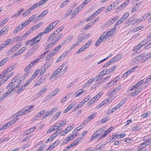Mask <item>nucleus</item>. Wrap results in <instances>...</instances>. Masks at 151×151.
Wrapping results in <instances>:
<instances>
[{"instance_id":"38","label":"nucleus","mask_w":151,"mask_h":151,"mask_svg":"<svg viewBox=\"0 0 151 151\" xmlns=\"http://www.w3.org/2000/svg\"><path fill=\"white\" fill-rule=\"evenodd\" d=\"M120 89V86H119V87L117 88H116L113 90L111 92V94H114L115 93H117L118 92Z\"/></svg>"},{"instance_id":"45","label":"nucleus","mask_w":151,"mask_h":151,"mask_svg":"<svg viewBox=\"0 0 151 151\" xmlns=\"http://www.w3.org/2000/svg\"><path fill=\"white\" fill-rule=\"evenodd\" d=\"M39 60V59L37 58L36 60H33L30 64V65H31V66L32 67L35 63L37 62Z\"/></svg>"},{"instance_id":"18","label":"nucleus","mask_w":151,"mask_h":151,"mask_svg":"<svg viewBox=\"0 0 151 151\" xmlns=\"http://www.w3.org/2000/svg\"><path fill=\"white\" fill-rule=\"evenodd\" d=\"M42 22H41L40 23H38L36 25L32 26L31 27V29L33 31V30H34L37 29L38 28H39L40 27V26L42 24Z\"/></svg>"},{"instance_id":"13","label":"nucleus","mask_w":151,"mask_h":151,"mask_svg":"<svg viewBox=\"0 0 151 151\" xmlns=\"http://www.w3.org/2000/svg\"><path fill=\"white\" fill-rule=\"evenodd\" d=\"M145 45L144 43H141L137 45L136 47H135L133 50H140L141 49L140 48L143 46Z\"/></svg>"},{"instance_id":"44","label":"nucleus","mask_w":151,"mask_h":151,"mask_svg":"<svg viewBox=\"0 0 151 151\" xmlns=\"http://www.w3.org/2000/svg\"><path fill=\"white\" fill-rule=\"evenodd\" d=\"M114 83V80H113L111 81L109 83H108L106 85V86L105 87V88H106L107 87H109V86H111Z\"/></svg>"},{"instance_id":"15","label":"nucleus","mask_w":151,"mask_h":151,"mask_svg":"<svg viewBox=\"0 0 151 151\" xmlns=\"http://www.w3.org/2000/svg\"><path fill=\"white\" fill-rule=\"evenodd\" d=\"M142 90V88H139V89L136 90L134 92L132 93L131 95L133 96H134L137 95L139 92H141Z\"/></svg>"},{"instance_id":"48","label":"nucleus","mask_w":151,"mask_h":151,"mask_svg":"<svg viewBox=\"0 0 151 151\" xmlns=\"http://www.w3.org/2000/svg\"><path fill=\"white\" fill-rule=\"evenodd\" d=\"M15 89V88H9L7 91L5 93L7 95V94H9L11 92H12Z\"/></svg>"},{"instance_id":"49","label":"nucleus","mask_w":151,"mask_h":151,"mask_svg":"<svg viewBox=\"0 0 151 151\" xmlns=\"http://www.w3.org/2000/svg\"><path fill=\"white\" fill-rule=\"evenodd\" d=\"M86 123V120H84L83 123L78 127V128H80V129H81L84 127L85 124Z\"/></svg>"},{"instance_id":"5","label":"nucleus","mask_w":151,"mask_h":151,"mask_svg":"<svg viewBox=\"0 0 151 151\" xmlns=\"http://www.w3.org/2000/svg\"><path fill=\"white\" fill-rule=\"evenodd\" d=\"M46 112L45 110H43L42 111L38 113L37 115H36L33 118L34 120H36L38 118L41 117L42 115Z\"/></svg>"},{"instance_id":"21","label":"nucleus","mask_w":151,"mask_h":151,"mask_svg":"<svg viewBox=\"0 0 151 151\" xmlns=\"http://www.w3.org/2000/svg\"><path fill=\"white\" fill-rule=\"evenodd\" d=\"M8 30V29L6 27H4L2 30L0 32V36L3 34H5Z\"/></svg>"},{"instance_id":"40","label":"nucleus","mask_w":151,"mask_h":151,"mask_svg":"<svg viewBox=\"0 0 151 151\" xmlns=\"http://www.w3.org/2000/svg\"><path fill=\"white\" fill-rule=\"evenodd\" d=\"M55 130V129L54 128V126H51L50 127V128L49 129L47 132V133H50L51 131H54V130Z\"/></svg>"},{"instance_id":"24","label":"nucleus","mask_w":151,"mask_h":151,"mask_svg":"<svg viewBox=\"0 0 151 151\" xmlns=\"http://www.w3.org/2000/svg\"><path fill=\"white\" fill-rule=\"evenodd\" d=\"M79 7H80V10H81L82 8L83 7V6L80 5L76 8V9L74 12V15H76L77 14V13L79 11H80Z\"/></svg>"},{"instance_id":"64","label":"nucleus","mask_w":151,"mask_h":151,"mask_svg":"<svg viewBox=\"0 0 151 151\" xmlns=\"http://www.w3.org/2000/svg\"><path fill=\"white\" fill-rule=\"evenodd\" d=\"M103 145L102 144H101V145H98L95 148L97 150H99L102 147Z\"/></svg>"},{"instance_id":"35","label":"nucleus","mask_w":151,"mask_h":151,"mask_svg":"<svg viewBox=\"0 0 151 151\" xmlns=\"http://www.w3.org/2000/svg\"><path fill=\"white\" fill-rule=\"evenodd\" d=\"M86 49V47H84L83 46L81 47V48H80L76 53V54H78L79 53H80L83 51L84 50Z\"/></svg>"},{"instance_id":"61","label":"nucleus","mask_w":151,"mask_h":151,"mask_svg":"<svg viewBox=\"0 0 151 151\" xmlns=\"http://www.w3.org/2000/svg\"><path fill=\"white\" fill-rule=\"evenodd\" d=\"M112 5H111L107 9L105 10V12L107 13L108 11H110L112 7Z\"/></svg>"},{"instance_id":"46","label":"nucleus","mask_w":151,"mask_h":151,"mask_svg":"<svg viewBox=\"0 0 151 151\" xmlns=\"http://www.w3.org/2000/svg\"><path fill=\"white\" fill-rule=\"evenodd\" d=\"M57 52V51H56L55 50H52L50 52L49 54L50 55V56L52 57L54 56L56 53Z\"/></svg>"},{"instance_id":"17","label":"nucleus","mask_w":151,"mask_h":151,"mask_svg":"<svg viewBox=\"0 0 151 151\" xmlns=\"http://www.w3.org/2000/svg\"><path fill=\"white\" fill-rule=\"evenodd\" d=\"M56 136V135L55 134H53L50 137V138L47 139L46 141V143H48L50 141H51Z\"/></svg>"},{"instance_id":"39","label":"nucleus","mask_w":151,"mask_h":151,"mask_svg":"<svg viewBox=\"0 0 151 151\" xmlns=\"http://www.w3.org/2000/svg\"><path fill=\"white\" fill-rule=\"evenodd\" d=\"M143 27L142 26H140L139 27H136L133 29L132 31L134 32H136L140 30Z\"/></svg>"},{"instance_id":"20","label":"nucleus","mask_w":151,"mask_h":151,"mask_svg":"<svg viewBox=\"0 0 151 151\" xmlns=\"http://www.w3.org/2000/svg\"><path fill=\"white\" fill-rule=\"evenodd\" d=\"M102 35H101L98 39L96 41L95 45V46H97L99 45L100 43L102 42Z\"/></svg>"},{"instance_id":"43","label":"nucleus","mask_w":151,"mask_h":151,"mask_svg":"<svg viewBox=\"0 0 151 151\" xmlns=\"http://www.w3.org/2000/svg\"><path fill=\"white\" fill-rule=\"evenodd\" d=\"M25 37V36L24 35H22V36L21 37L19 36L17 37H16L17 39L16 40L18 42H19L20 41L22 40L23 38H24Z\"/></svg>"},{"instance_id":"36","label":"nucleus","mask_w":151,"mask_h":151,"mask_svg":"<svg viewBox=\"0 0 151 151\" xmlns=\"http://www.w3.org/2000/svg\"><path fill=\"white\" fill-rule=\"evenodd\" d=\"M31 43L29 45L30 46H33L37 43V42L35 39H34V38L31 39Z\"/></svg>"},{"instance_id":"8","label":"nucleus","mask_w":151,"mask_h":151,"mask_svg":"<svg viewBox=\"0 0 151 151\" xmlns=\"http://www.w3.org/2000/svg\"><path fill=\"white\" fill-rule=\"evenodd\" d=\"M121 57L122 56L121 55H118L117 56L114 57L113 58L111 59L110 60L111 61V63H113L119 60V59L121 58Z\"/></svg>"},{"instance_id":"12","label":"nucleus","mask_w":151,"mask_h":151,"mask_svg":"<svg viewBox=\"0 0 151 151\" xmlns=\"http://www.w3.org/2000/svg\"><path fill=\"white\" fill-rule=\"evenodd\" d=\"M72 36H69L67 37L62 42V44L64 45L66 42H69L71 41Z\"/></svg>"},{"instance_id":"60","label":"nucleus","mask_w":151,"mask_h":151,"mask_svg":"<svg viewBox=\"0 0 151 151\" xmlns=\"http://www.w3.org/2000/svg\"><path fill=\"white\" fill-rule=\"evenodd\" d=\"M34 38L38 42L41 39V38L37 35L36 37H34Z\"/></svg>"},{"instance_id":"28","label":"nucleus","mask_w":151,"mask_h":151,"mask_svg":"<svg viewBox=\"0 0 151 151\" xmlns=\"http://www.w3.org/2000/svg\"><path fill=\"white\" fill-rule=\"evenodd\" d=\"M8 58H6L0 62V67L3 65L6 62Z\"/></svg>"},{"instance_id":"34","label":"nucleus","mask_w":151,"mask_h":151,"mask_svg":"<svg viewBox=\"0 0 151 151\" xmlns=\"http://www.w3.org/2000/svg\"><path fill=\"white\" fill-rule=\"evenodd\" d=\"M9 126H9V124H8V123H7L5 124L4 126H3L1 128L0 130H2L3 129H6L9 127Z\"/></svg>"},{"instance_id":"62","label":"nucleus","mask_w":151,"mask_h":151,"mask_svg":"<svg viewBox=\"0 0 151 151\" xmlns=\"http://www.w3.org/2000/svg\"><path fill=\"white\" fill-rule=\"evenodd\" d=\"M31 10L29 9L28 10H26L25 11L23 14V15H26L29 14L31 12Z\"/></svg>"},{"instance_id":"47","label":"nucleus","mask_w":151,"mask_h":151,"mask_svg":"<svg viewBox=\"0 0 151 151\" xmlns=\"http://www.w3.org/2000/svg\"><path fill=\"white\" fill-rule=\"evenodd\" d=\"M124 3L121 4L119 7H118L117 9H123L126 6L125 4H124Z\"/></svg>"},{"instance_id":"7","label":"nucleus","mask_w":151,"mask_h":151,"mask_svg":"<svg viewBox=\"0 0 151 151\" xmlns=\"http://www.w3.org/2000/svg\"><path fill=\"white\" fill-rule=\"evenodd\" d=\"M97 113L96 112L94 113L93 114L90 115L86 119V123H87L89 121L92 119L96 115Z\"/></svg>"},{"instance_id":"56","label":"nucleus","mask_w":151,"mask_h":151,"mask_svg":"<svg viewBox=\"0 0 151 151\" xmlns=\"http://www.w3.org/2000/svg\"><path fill=\"white\" fill-rule=\"evenodd\" d=\"M108 133H107V132H104V134L102 136L100 137L99 139H100L106 137L108 135Z\"/></svg>"},{"instance_id":"10","label":"nucleus","mask_w":151,"mask_h":151,"mask_svg":"<svg viewBox=\"0 0 151 151\" xmlns=\"http://www.w3.org/2000/svg\"><path fill=\"white\" fill-rule=\"evenodd\" d=\"M47 90V88H43L36 95L37 97H39L40 96L43 95L44 93Z\"/></svg>"},{"instance_id":"63","label":"nucleus","mask_w":151,"mask_h":151,"mask_svg":"<svg viewBox=\"0 0 151 151\" xmlns=\"http://www.w3.org/2000/svg\"><path fill=\"white\" fill-rule=\"evenodd\" d=\"M58 34V32L56 33L55 32V31H54V32L50 35V37H51V38H53L55 36L57 35Z\"/></svg>"},{"instance_id":"53","label":"nucleus","mask_w":151,"mask_h":151,"mask_svg":"<svg viewBox=\"0 0 151 151\" xmlns=\"http://www.w3.org/2000/svg\"><path fill=\"white\" fill-rule=\"evenodd\" d=\"M82 106V104H81L80 103L76 107H75L73 110V111H76L77 110H78L79 109V108L81 107Z\"/></svg>"},{"instance_id":"52","label":"nucleus","mask_w":151,"mask_h":151,"mask_svg":"<svg viewBox=\"0 0 151 151\" xmlns=\"http://www.w3.org/2000/svg\"><path fill=\"white\" fill-rule=\"evenodd\" d=\"M102 94V93H101V92L99 93L98 94L96 95L94 97L96 98V100H98L101 95Z\"/></svg>"},{"instance_id":"25","label":"nucleus","mask_w":151,"mask_h":151,"mask_svg":"<svg viewBox=\"0 0 151 151\" xmlns=\"http://www.w3.org/2000/svg\"><path fill=\"white\" fill-rule=\"evenodd\" d=\"M36 129L35 127H31L26 132V134H28L33 132Z\"/></svg>"},{"instance_id":"27","label":"nucleus","mask_w":151,"mask_h":151,"mask_svg":"<svg viewBox=\"0 0 151 151\" xmlns=\"http://www.w3.org/2000/svg\"><path fill=\"white\" fill-rule=\"evenodd\" d=\"M8 58H6L0 62V67L3 65L6 62Z\"/></svg>"},{"instance_id":"55","label":"nucleus","mask_w":151,"mask_h":151,"mask_svg":"<svg viewBox=\"0 0 151 151\" xmlns=\"http://www.w3.org/2000/svg\"><path fill=\"white\" fill-rule=\"evenodd\" d=\"M32 67L31 65H30V64H29L24 68V70L25 71H26L28 70Z\"/></svg>"},{"instance_id":"33","label":"nucleus","mask_w":151,"mask_h":151,"mask_svg":"<svg viewBox=\"0 0 151 151\" xmlns=\"http://www.w3.org/2000/svg\"><path fill=\"white\" fill-rule=\"evenodd\" d=\"M92 40H90L84 46V47H86V49L88 48L90 45L92 43Z\"/></svg>"},{"instance_id":"30","label":"nucleus","mask_w":151,"mask_h":151,"mask_svg":"<svg viewBox=\"0 0 151 151\" xmlns=\"http://www.w3.org/2000/svg\"><path fill=\"white\" fill-rule=\"evenodd\" d=\"M60 71L58 69L56 70L52 74V75L50 76V78H52L55 77L58 73Z\"/></svg>"},{"instance_id":"3","label":"nucleus","mask_w":151,"mask_h":151,"mask_svg":"<svg viewBox=\"0 0 151 151\" xmlns=\"http://www.w3.org/2000/svg\"><path fill=\"white\" fill-rule=\"evenodd\" d=\"M57 24V23L55 24V25H53V24H51L46 28L45 30L44 31L45 34H47L50 32L52 29Z\"/></svg>"},{"instance_id":"19","label":"nucleus","mask_w":151,"mask_h":151,"mask_svg":"<svg viewBox=\"0 0 151 151\" xmlns=\"http://www.w3.org/2000/svg\"><path fill=\"white\" fill-rule=\"evenodd\" d=\"M142 56L143 58H142V60L144 62L146 61L148 58H150L151 57V56H147V54L146 55L145 54H142Z\"/></svg>"},{"instance_id":"1","label":"nucleus","mask_w":151,"mask_h":151,"mask_svg":"<svg viewBox=\"0 0 151 151\" xmlns=\"http://www.w3.org/2000/svg\"><path fill=\"white\" fill-rule=\"evenodd\" d=\"M48 0H42L40 1L38 3L32 5L29 8V9L31 10V11L32 10H34L39 6L42 5L44 4Z\"/></svg>"},{"instance_id":"6","label":"nucleus","mask_w":151,"mask_h":151,"mask_svg":"<svg viewBox=\"0 0 151 151\" xmlns=\"http://www.w3.org/2000/svg\"><path fill=\"white\" fill-rule=\"evenodd\" d=\"M144 43L145 45H146L145 47L146 49H148L150 47V45H151V39L149 40L148 41L147 40H145L142 41V43Z\"/></svg>"},{"instance_id":"37","label":"nucleus","mask_w":151,"mask_h":151,"mask_svg":"<svg viewBox=\"0 0 151 151\" xmlns=\"http://www.w3.org/2000/svg\"><path fill=\"white\" fill-rule=\"evenodd\" d=\"M59 90L60 89L59 88H56L55 90H54L51 93V96H55L57 94L58 92L59 91Z\"/></svg>"},{"instance_id":"23","label":"nucleus","mask_w":151,"mask_h":151,"mask_svg":"<svg viewBox=\"0 0 151 151\" xmlns=\"http://www.w3.org/2000/svg\"><path fill=\"white\" fill-rule=\"evenodd\" d=\"M103 76L100 73L95 76V79H96V81H98L99 80L103 78Z\"/></svg>"},{"instance_id":"4","label":"nucleus","mask_w":151,"mask_h":151,"mask_svg":"<svg viewBox=\"0 0 151 151\" xmlns=\"http://www.w3.org/2000/svg\"><path fill=\"white\" fill-rule=\"evenodd\" d=\"M33 105H31L29 107H25L22 110V113H28L30 112L32 110L31 109L34 107Z\"/></svg>"},{"instance_id":"54","label":"nucleus","mask_w":151,"mask_h":151,"mask_svg":"<svg viewBox=\"0 0 151 151\" xmlns=\"http://www.w3.org/2000/svg\"><path fill=\"white\" fill-rule=\"evenodd\" d=\"M17 50V48H16V47L14 46L12 49L9 50V51L12 52H14Z\"/></svg>"},{"instance_id":"2","label":"nucleus","mask_w":151,"mask_h":151,"mask_svg":"<svg viewBox=\"0 0 151 151\" xmlns=\"http://www.w3.org/2000/svg\"><path fill=\"white\" fill-rule=\"evenodd\" d=\"M51 64H50V65H49L47 63L45 64L41 68V70H40V74L41 75L47 69L48 67Z\"/></svg>"},{"instance_id":"58","label":"nucleus","mask_w":151,"mask_h":151,"mask_svg":"<svg viewBox=\"0 0 151 151\" xmlns=\"http://www.w3.org/2000/svg\"><path fill=\"white\" fill-rule=\"evenodd\" d=\"M111 64H112L111 63V61L110 60L108 62H107L105 64L103 65L102 67L104 68L107 67L109 65Z\"/></svg>"},{"instance_id":"16","label":"nucleus","mask_w":151,"mask_h":151,"mask_svg":"<svg viewBox=\"0 0 151 151\" xmlns=\"http://www.w3.org/2000/svg\"><path fill=\"white\" fill-rule=\"evenodd\" d=\"M119 136L117 134L112 135L109 138V139H110V142H113L118 137L119 138Z\"/></svg>"},{"instance_id":"11","label":"nucleus","mask_w":151,"mask_h":151,"mask_svg":"<svg viewBox=\"0 0 151 151\" xmlns=\"http://www.w3.org/2000/svg\"><path fill=\"white\" fill-rule=\"evenodd\" d=\"M88 37V35H86L84 36H83L81 37V38H78V41L79 42H81L84 41L86 40L87 39Z\"/></svg>"},{"instance_id":"41","label":"nucleus","mask_w":151,"mask_h":151,"mask_svg":"<svg viewBox=\"0 0 151 151\" xmlns=\"http://www.w3.org/2000/svg\"><path fill=\"white\" fill-rule=\"evenodd\" d=\"M44 16L42 12L36 18V20H38L40 19L42 17Z\"/></svg>"},{"instance_id":"50","label":"nucleus","mask_w":151,"mask_h":151,"mask_svg":"<svg viewBox=\"0 0 151 151\" xmlns=\"http://www.w3.org/2000/svg\"><path fill=\"white\" fill-rule=\"evenodd\" d=\"M23 24L22 23L17 27V29H18V30L20 31L21 29L24 28V27Z\"/></svg>"},{"instance_id":"31","label":"nucleus","mask_w":151,"mask_h":151,"mask_svg":"<svg viewBox=\"0 0 151 151\" xmlns=\"http://www.w3.org/2000/svg\"><path fill=\"white\" fill-rule=\"evenodd\" d=\"M71 140V138L70 137H68L66 138L63 141V144H65L67 143Z\"/></svg>"},{"instance_id":"22","label":"nucleus","mask_w":151,"mask_h":151,"mask_svg":"<svg viewBox=\"0 0 151 151\" xmlns=\"http://www.w3.org/2000/svg\"><path fill=\"white\" fill-rule=\"evenodd\" d=\"M95 100H96V98H94V97L92 98L87 103V106H89L91 104H93L95 102Z\"/></svg>"},{"instance_id":"51","label":"nucleus","mask_w":151,"mask_h":151,"mask_svg":"<svg viewBox=\"0 0 151 151\" xmlns=\"http://www.w3.org/2000/svg\"><path fill=\"white\" fill-rule=\"evenodd\" d=\"M107 69H106L103 70L101 71L100 72V73L101 74H102V75L103 76L104 75H105L106 74L107 75Z\"/></svg>"},{"instance_id":"32","label":"nucleus","mask_w":151,"mask_h":151,"mask_svg":"<svg viewBox=\"0 0 151 151\" xmlns=\"http://www.w3.org/2000/svg\"><path fill=\"white\" fill-rule=\"evenodd\" d=\"M103 132V131H100L99 130V129L94 133L93 135H95V136H99Z\"/></svg>"},{"instance_id":"14","label":"nucleus","mask_w":151,"mask_h":151,"mask_svg":"<svg viewBox=\"0 0 151 151\" xmlns=\"http://www.w3.org/2000/svg\"><path fill=\"white\" fill-rule=\"evenodd\" d=\"M125 99L122 100L121 101L115 106V108L117 109L120 107L124 104Z\"/></svg>"},{"instance_id":"9","label":"nucleus","mask_w":151,"mask_h":151,"mask_svg":"<svg viewBox=\"0 0 151 151\" xmlns=\"http://www.w3.org/2000/svg\"><path fill=\"white\" fill-rule=\"evenodd\" d=\"M129 14L128 13L125 14L119 19V21L120 22V23H122L129 16Z\"/></svg>"},{"instance_id":"57","label":"nucleus","mask_w":151,"mask_h":151,"mask_svg":"<svg viewBox=\"0 0 151 151\" xmlns=\"http://www.w3.org/2000/svg\"><path fill=\"white\" fill-rule=\"evenodd\" d=\"M17 121H15V120L12 119L11 121L8 122V124H9V126H10L11 125L14 124Z\"/></svg>"},{"instance_id":"29","label":"nucleus","mask_w":151,"mask_h":151,"mask_svg":"<svg viewBox=\"0 0 151 151\" xmlns=\"http://www.w3.org/2000/svg\"><path fill=\"white\" fill-rule=\"evenodd\" d=\"M81 138H78L76 139L74 142V143H73L74 145H77L79 142L81 141Z\"/></svg>"},{"instance_id":"26","label":"nucleus","mask_w":151,"mask_h":151,"mask_svg":"<svg viewBox=\"0 0 151 151\" xmlns=\"http://www.w3.org/2000/svg\"><path fill=\"white\" fill-rule=\"evenodd\" d=\"M142 54L138 56H136L134 59V61L137 62L139 60H142Z\"/></svg>"},{"instance_id":"42","label":"nucleus","mask_w":151,"mask_h":151,"mask_svg":"<svg viewBox=\"0 0 151 151\" xmlns=\"http://www.w3.org/2000/svg\"><path fill=\"white\" fill-rule=\"evenodd\" d=\"M8 20V18H6L5 19H4L2 21H0V24H5L7 22Z\"/></svg>"},{"instance_id":"59","label":"nucleus","mask_w":151,"mask_h":151,"mask_svg":"<svg viewBox=\"0 0 151 151\" xmlns=\"http://www.w3.org/2000/svg\"><path fill=\"white\" fill-rule=\"evenodd\" d=\"M30 145V143L27 142L26 144H25L22 147V149H25L26 148L28 147Z\"/></svg>"}]
</instances>
